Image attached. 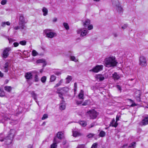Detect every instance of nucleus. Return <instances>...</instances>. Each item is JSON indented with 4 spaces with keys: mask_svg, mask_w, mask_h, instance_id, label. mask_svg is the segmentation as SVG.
<instances>
[{
    "mask_svg": "<svg viewBox=\"0 0 148 148\" xmlns=\"http://www.w3.org/2000/svg\"><path fill=\"white\" fill-rule=\"evenodd\" d=\"M15 132V130L13 129L11 130L8 135L4 139L2 134H0V141L2 142L5 141V144L7 145H8L11 144L13 140Z\"/></svg>",
    "mask_w": 148,
    "mask_h": 148,
    "instance_id": "f257e3e1",
    "label": "nucleus"
},
{
    "mask_svg": "<svg viewBox=\"0 0 148 148\" xmlns=\"http://www.w3.org/2000/svg\"><path fill=\"white\" fill-rule=\"evenodd\" d=\"M104 63V66L108 68L115 66L117 63L115 58L114 57H110L106 58Z\"/></svg>",
    "mask_w": 148,
    "mask_h": 148,
    "instance_id": "f03ea898",
    "label": "nucleus"
},
{
    "mask_svg": "<svg viewBox=\"0 0 148 148\" xmlns=\"http://www.w3.org/2000/svg\"><path fill=\"white\" fill-rule=\"evenodd\" d=\"M10 115V114L5 115L3 117L2 119L1 120V122L3 123L6 121L10 120H11V121L9 122V123H10L14 124H15L17 123L18 122V121H17L14 120H12V119H10L11 116H12L11 115V116Z\"/></svg>",
    "mask_w": 148,
    "mask_h": 148,
    "instance_id": "7ed1b4c3",
    "label": "nucleus"
},
{
    "mask_svg": "<svg viewBox=\"0 0 148 148\" xmlns=\"http://www.w3.org/2000/svg\"><path fill=\"white\" fill-rule=\"evenodd\" d=\"M44 32L46 35V37L48 38H52L57 35L56 33L52 32L50 29H45Z\"/></svg>",
    "mask_w": 148,
    "mask_h": 148,
    "instance_id": "20e7f679",
    "label": "nucleus"
},
{
    "mask_svg": "<svg viewBox=\"0 0 148 148\" xmlns=\"http://www.w3.org/2000/svg\"><path fill=\"white\" fill-rule=\"evenodd\" d=\"M112 6L114 8L118 9H123L118 0H112Z\"/></svg>",
    "mask_w": 148,
    "mask_h": 148,
    "instance_id": "39448f33",
    "label": "nucleus"
},
{
    "mask_svg": "<svg viewBox=\"0 0 148 148\" xmlns=\"http://www.w3.org/2000/svg\"><path fill=\"white\" fill-rule=\"evenodd\" d=\"M88 33V30L85 28H80L77 30V34H80V36L82 37L86 36Z\"/></svg>",
    "mask_w": 148,
    "mask_h": 148,
    "instance_id": "423d86ee",
    "label": "nucleus"
},
{
    "mask_svg": "<svg viewBox=\"0 0 148 148\" xmlns=\"http://www.w3.org/2000/svg\"><path fill=\"white\" fill-rule=\"evenodd\" d=\"M11 48L10 47H6L4 49L2 54V57L3 58H6L9 56V52L11 50Z\"/></svg>",
    "mask_w": 148,
    "mask_h": 148,
    "instance_id": "0eeeda50",
    "label": "nucleus"
},
{
    "mask_svg": "<svg viewBox=\"0 0 148 148\" xmlns=\"http://www.w3.org/2000/svg\"><path fill=\"white\" fill-rule=\"evenodd\" d=\"M87 113L89 116L90 119H94L96 118L98 113L95 110H92L87 112Z\"/></svg>",
    "mask_w": 148,
    "mask_h": 148,
    "instance_id": "6e6552de",
    "label": "nucleus"
},
{
    "mask_svg": "<svg viewBox=\"0 0 148 148\" xmlns=\"http://www.w3.org/2000/svg\"><path fill=\"white\" fill-rule=\"evenodd\" d=\"M139 64L142 66H145L147 65V60L146 58L143 56H141L140 57Z\"/></svg>",
    "mask_w": 148,
    "mask_h": 148,
    "instance_id": "1a4fd4ad",
    "label": "nucleus"
},
{
    "mask_svg": "<svg viewBox=\"0 0 148 148\" xmlns=\"http://www.w3.org/2000/svg\"><path fill=\"white\" fill-rule=\"evenodd\" d=\"M103 67V66L102 65H97L94 67L92 69L90 70V71L95 73H97L99 71L102 70Z\"/></svg>",
    "mask_w": 148,
    "mask_h": 148,
    "instance_id": "9d476101",
    "label": "nucleus"
},
{
    "mask_svg": "<svg viewBox=\"0 0 148 148\" xmlns=\"http://www.w3.org/2000/svg\"><path fill=\"white\" fill-rule=\"evenodd\" d=\"M148 124V115L145 116L139 123V125L141 126H145Z\"/></svg>",
    "mask_w": 148,
    "mask_h": 148,
    "instance_id": "9b49d317",
    "label": "nucleus"
},
{
    "mask_svg": "<svg viewBox=\"0 0 148 148\" xmlns=\"http://www.w3.org/2000/svg\"><path fill=\"white\" fill-rule=\"evenodd\" d=\"M9 68V63L8 62H6L3 66L2 69L4 72L6 73L8 72Z\"/></svg>",
    "mask_w": 148,
    "mask_h": 148,
    "instance_id": "f8f14e48",
    "label": "nucleus"
},
{
    "mask_svg": "<svg viewBox=\"0 0 148 148\" xmlns=\"http://www.w3.org/2000/svg\"><path fill=\"white\" fill-rule=\"evenodd\" d=\"M83 25L85 27H86L90 24V21L89 19H86L82 21Z\"/></svg>",
    "mask_w": 148,
    "mask_h": 148,
    "instance_id": "ddd939ff",
    "label": "nucleus"
},
{
    "mask_svg": "<svg viewBox=\"0 0 148 148\" xmlns=\"http://www.w3.org/2000/svg\"><path fill=\"white\" fill-rule=\"evenodd\" d=\"M59 142V141L57 140V138H55L54 139L53 143L51 146V148H56L57 143Z\"/></svg>",
    "mask_w": 148,
    "mask_h": 148,
    "instance_id": "4468645a",
    "label": "nucleus"
},
{
    "mask_svg": "<svg viewBox=\"0 0 148 148\" xmlns=\"http://www.w3.org/2000/svg\"><path fill=\"white\" fill-rule=\"evenodd\" d=\"M66 106L65 101L62 100L60 104V109L61 110H64L65 109Z\"/></svg>",
    "mask_w": 148,
    "mask_h": 148,
    "instance_id": "2eb2a0df",
    "label": "nucleus"
},
{
    "mask_svg": "<svg viewBox=\"0 0 148 148\" xmlns=\"http://www.w3.org/2000/svg\"><path fill=\"white\" fill-rule=\"evenodd\" d=\"M118 125V123L115 121L114 119H113L110 122L109 126H112L116 127Z\"/></svg>",
    "mask_w": 148,
    "mask_h": 148,
    "instance_id": "dca6fc26",
    "label": "nucleus"
},
{
    "mask_svg": "<svg viewBox=\"0 0 148 148\" xmlns=\"http://www.w3.org/2000/svg\"><path fill=\"white\" fill-rule=\"evenodd\" d=\"M18 22L24 23H27L23 16L22 14H21L20 16Z\"/></svg>",
    "mask_w": 148,
    "mask_h": 148,
    "instance_id": "f3484780",
    "label": "nucleus"
},
{
    "mask_svg": "<svg viewBox=\"0 0 148 148\" xmlns=\"http://www.w3.org/2000/svg\"><path fill=\"white\" fill-rule=\"evenodd\" d=\"M32 96L33 97L35 101L37 103L38 105H39L38 102L37 101V95L35 93L34 91H32L30 93Z\"/></svg>",
    "mask_w": 148,
    "mask_h": 148,
    "instance_id": "a211bd4d",
    "label": "nucleus"
},
{
    "mask_svg": "<svg viewBox=\"0 0 148 148\" xmlns=\"http://www.w3.org/2000/svg\"><path fill=\"white\" fill-rule=\"evenodd\" d=\"M64 133L63 132H58L57 134V137L56 138H57H57L61 140L64 137Z\"/></svg>",
    "mask_w": 148,
    "mask_h": 148,
    "instance_id": "6ab92c4d",
    "label": "nucleus"
},
{
    "mask_svg": "<svg viewBox=\"0 0 148 148\" xmlns=\"http://www.w3.org/2000/svg\"><path fill=\"white\" fill-rule=\"evenodd\" d=\"M25 77L27 79H29L32 78V75L31 73L28 72L25 74Z\"/></svg>",
    "mask_w": 148,
    "mask_h": 148,
    "instance_id": "aec40b11",
    "label": "nucleus"
},
{
    "mask_svg": "<svg viewBox=\"0 0 148 148\" xmlns=\"http://www.w3.org/2000/svg\"><path fill=\"white\" fill-rule=\"evenodd\" d=\"M73 135L74 137H77L81 136L82 135V134L76 131H74L73 130Z\"/></svg>",
    "mask_w": 148,
    "mask_h": 148,
    "instance_id": "412c9836",
    "label": "nucleus"
},
{
    "mask_svg": "<svg viewBox=\"0 0 148 148\" xmlns=\"http://www.w3.org/2000/svg\"><path fill=\"white\" fill-rule=\"evenodd\" d=\"M79 99H84V91L82 90H81L80 91V92L78 95Z\"/></svg>",
    "mask_w": 148,
    "mask_h": 148,
    "instance_id": "4be33fe9",
    "label": "nucleus"
},
{
    "mask_svg": "<svg viewBox=\"0 0 148 148\" xmlns=\"http://www.w3.org/2000/svg\"><path fill=\"white\" fill-rule=\"evenodd\" d=\"M26 23H20V22H18V26L21 29L23 30L25 29L26 27L25 25Z\"/></svg>",
    "mask_w": 148,
    "mask_h": 148,
    "instance_id": "5701e85b",
    "label": "nucleus"
},
{
    "mask_svg": "<svg viewBox=\"0 0 148 148\" xmlns=\"http://www.w3.org/2000/svg\"><path fill=\"white\" fill-rule=\"evenodd\" d=\"M113 77L114 80H116L118 79L120 77L119 75L117 73L115 72L113 74Z\"/></svg>",
    "mask_w": 148,
    "mask_h": 148,
    "instance_id": "b1692460",
    "label": "nucleus"
},
{
    "mask_svg": "<svg viewBox=\"0 0 148 148\" xmlns=\"http://www.w3.org/2000/svg\"><path fill=\"white\" fill-rule=\"evenodd\" d=\"M97 78L99 79V81H101L104 79V77L101 75H98L97 76Z\"/></svg>",
    "mask_w": 148,
    "mask_h": 148,
    "instance_id": "393cba45",
    "label": "nucleus"
},
{
    "mask_svg": "<svg viewBox=\"0 0 148 148\" xmlns=\"http://www.w3.org/2000/svg\"><path fill=\"white\" fill-rule=\"evenodd\" d=\"M5 90L8 92H10L12 89V88L10 86H6L4 87Z\"/></svg>",
    "mask_w": 148,
    "mask_h": 148,
    "instance_id": "a878e982",
    "label": "nucleus"
},
{
    "mask_svg": "<svg viewBox=\"0 0 148 148\" xmlns=\"http://www.w3.org/2000/svg\"><path fill=\"white\" fill-rule=\"evenodd\" d=\"M9 26L10 25V23L9 21H7L6 22H2L1 24V25L2 27H5V25Z\"/></svg>",
    "mask_w": 148,
    "mask_h": 148,
    "instance_id": "bb28decb",
    "label": "nucleus"
},
{
    "mask_svg": "<svg viewBox=\"0 0 148 148\" xmlns=\"http://www.w3.org/2000/svg\"><path fill=\"white\" fill-rule=\"evenodd\" d=\"M37 62L38 63H43V66H45L46 65V64L45 63V60H44L39 59L37 61Z\"/></svg>",
    "mask_w": 148,
    "mask_h": 148,
    "instance_id": "cd10ccee",
    "label": "nucleus"
},
{
    "mask_svg": "<svg viewBox=\"0 0 148 148\" xmlns=\"http://www.w3.org/2000/svg\"><path fill=\"white\" fill-rule=\"evenodd\" d=\"M79 124L83 127H85L87 125V123L84 121H79Z\"/></svg>",
    "mask_w": 148,
    "mask_h": 148,
    "instance_id": "c85d7f7f",
    "label": "nucleus"
},
{
    "mask_svg": "<svg viewBox=\"0 0 148 148\" xmlns=\"http://www.w3.org/2000/svg\"><path fill=\"white\" fill-rule=\"evenodd\" d=\"M72 79V77L70 76H68L66 78V83L68 84L69 83Z\"/></svg>",
    "mask_w": 148,
    "mask_h": 148,
    "instance_id": "c756f323",
    "label": "nucleus"
},
{
    "mask_svg": "<svg viewBox=\"0 0 148 148\" xmlns=\"http://www.w3.org/2000/svg\"><path fill=\"white\" fill-rule=\"evenodd\" d=\"M56 77L54 75H52L51 76L50 78V81L51 82H53L56 80Z\"/></svg>",
    "mask_w": 148,
    "mask_h": 148,
    "instance_id": "7c9ffc66",
    "label": "nucleus"
},
{
    "mask_svg": "<svg viewBox=\"0 0 148 148\" xmlns=\"http://www.w3.org/2000/svg\"><path fill=\"white\" fill-rule=\"evenodd\" d=\"M38 55V53L35 50H33L32 52V55L34 56H35Z\"/></svg>",
    "mask_w": 148,
    "mask_h": 148,
    "instance_id": "2f4dec72",
    "label": "nucleus"
},
{
    "mask_svg": "<svg viewBox=\"0 0 148 148\" xmlns=\"http://www.w3.org/2000/svg\"><path fill=\"white\" fill-rule=\"evenodd\" d=\"M105 132L104 131H101L100 132L99 135L101 137H103L105 136Z\"/></svg>",
    "mask_w": 148,
    "mask_h": 148,
    "instance_id": "473e14b6",
    "label": "nucleus"
},
{
    "mask_svg": "<svg viewBox=\"0 0 148 148\" xmlns=\"http://www.w3.org/2000/svg\"><path fill=\"white\" fill-rule=\"evenodd\" d=\"M5 92L4 91L0 89V96L1 97H3L5 95Z\"/></svg>",
    "mask_w": 148,
    "mask_h": 148,
    "instance_id": "72a5a7b5",
    "label": "nucleus"
},
{
    "mask_svg": "<svg viewBox=\"0 0 148 148\" xmlns=\"http://www.w3.org/2000/svg\"><path fill=\"white\" fill-rule=\"evenodd\" d=\"M62 82L63 80L61 79L58 83L56 84V85L54 86V87L56 88L60 86L62 83Z\"/></svg>",
    "mask_w": 148,
    "mask_h": 148,
    "instance_id": "f704fd0d",
    "label": "nucleus"
},
{
    "mask_svg": "<svg viewBox=\"0 0 148 148\" xmlns=\"http://www.w3.org/2000/svg\"><path fill=\"white\" fill-rule=\"evenodd\" d=\"M63 25L66 29L68 30L69 29V26L67 23H64L63 24Z\"/></svg>",
    "mask_w": 148,
    "mask_h": 148,
    "instance_id": "c9c22d12",
    "label": "nucleus"
},
{
    "mask_svg": "<svg viewBox=\"0 0 148 148\" xmlns=\"http://www.w3.org/2000/svg\"><path fill=\"white\" fill-rule=\"evenodd\" d=\"M69 88L67 87H66L62 88V90H63L65 92H68L69 90Z\"/></svg>",
    "mask_w": 148,
    "mask_h": 148,
    "instance_id": "e433bc0d",
    "label": "nucleus"
},
{
    "mask_svg": "<svg viewBox=\"0 0 148 148\" xmlns=\"http://www.w3.org/2000/svg\"><path fill=\"white\" fill-rule=\"evenodd\" d=\"M70 59L71 60L74 61L75 62L77 61V60L75 58L74 56H71L70 57Z\"/></svg>",
    "mask_w": 148,
    "mask_h": 148,
    "instance_id": "4c0bfd02",
    "label": "nucleus"
},
{
    "mask_svg": "<svg viewBox=\"0 0 148 148\" xmlns=\"http://www.w3.org/2000/svg\"><path fill=\"white\" fill-rule=\"evenodd\" d=\"M46 77L45 76L42 77L41 79V82L42 83H45L46 82Z\"/></svg>",
    "mask_w": 148,
    "mask_h": 148,
    "instance_id": "58836bf2",
    "label": "nucleus"
},
{
    "mask_svg": "<svg viewBox=\"0 0 148 148\" xmlns=\"http://www.w3.org/2000/svg\"><path fill=\"white\" fill-rule=\"evenodd\" d=\"M19 43L22 45H26V42L25 40L21 41Z\"/></svg>",
    "mask_w": 148,
    "mask_h": 148,
    "instance_id": "ea45409f",
    "label": "nucleus"
},
{
    "mask_svg": "<svg viewBox=\"0 0 148 148\" xmlns=\"http://www.w3.org/2000/svg\"><path fill=\"white\" fill-rule=\"evenodd\" d=\"M87 29L88 30H90L92 29L93 28V26L92 25H89L87 26Z\"/></svg>",
    "mask_w": 148,
    "mask_h": 148,
    "instance_id": "a19ab883",
    "label": "nucleus"
},
{
    "mask_svg": "<svg viewBox=\"0 0 148 148\" xmlns=\"http://www.w3.org/2000/svg\"><path fill=\"white\" fill-rule=\"evenodd\" d=\"M43 15L44 16H46L48 13V10H42Z\"/></svg>",
    "mask_w": 148,
    "mask_h": 148,
    "instance_id": "79ce46f5",
    "label": "nucleus"
},
{
    "mask_svg": "<svg viewBox=\"0 0 148 148\" xmlns=\"http://www.w3.org/2000/svg\"><path fill=\"white\" fill-rule=\"evenodd\" d=\"M77 148H86L84 145L82 144V145H78L77 146Z\"/></svg>",
    "mask_w": 148,
    "mask_h": 148,
    "instance_id": "37998d69",
    "label": "nucleus"
},
{
    "mask_svg": "<svg viewBox=\"0 0 148 148\" xmlns=\"http://www.w3.org/2000/svg\"><path fill=\"white\" fill-rule=\"evenodd\" d=\"M53 73L56 75H59L61 74V73L60 72L58 71H54Z\"/></svg>",
    "mask_w": 148,
    "mask_h": 148,
    "instance_id": "c03bdc74",
    "label": "nucleus"
},
{
    "mask_svg": "<svg viewBox=\"0 0 148 148\" xmlns=\"http://www.w3.org/2000/svg\"><path fill=\"white\" fill-rule=\"evenodd\" d=\"M116 87L118 89V90L120 91V92H121V88L120 86L119 85H116Z\"/></svg>",
    "mask_w": 148,
    "mask_h": 148,
    "instance_id": "a18cd8bd",
    "label": "nucleus"
},
{
    "mask_svg": "<svg viewBox=\"0 0 148 148\" xmlns=\"http://www.w3.org/2000/svg\"><path fill=\"white\" fill-rule=\"evenodd\" d=\"M48 118V115L47 114H45L42 118V120H44Z\"/></svg>",
    "mask_w": 148,
    "mask_h": 148,
    "instance_id": "49530a36",
    "label": "nucleus"
},
{
    "mask_svg": "<svg viewBox=\"0 0 148 148\" xmlns=\"http://www.w3.org/2000/svg\"><path fill=\"white\" fill-rule=\"evenodd\" d=\"M8 39L9 41V43L10 44L12 43L13 42L15 41V40L11 38H8Z\"/></svg>",
    "mask_w": 148,
    "mask_h": 148,
    "instance_id": "de8ad7c7",
    "label": "nucleus"
},
{
    "mask_svg": "<svg viewBox=\"0 0 148 148\" xmlns=\"http://www.w3.org/2000/svg\"><path fill=\"white\" fill-rule=\"evenodd\" d=\"M97 143H95L93 144L91 148H97Z\"/></svg>",
    "mask_w": 148,
    "mask_h": 148,
    "instance_id": "09e8293b",
    "label": "nucleus"
},
{
    "mask_svg": "<svg viewBox=\"0 0 148 148\" xmlns=\"http://www.w3.org/2000/svg\"><path fill=\"white\" fill-rule=\"evenodd\" d=\"M136 144V143L135 142H133L130 144L129 146V147H131L133 146H134Z\"/></svg>",
    "mask_w": 148,
    "mask_h": 148,
    "instance_id": "8fccbe9b",
    "label": "nucleus"
},
{
    "mask_svg": "<svg viewBox=\"0 0 148 148\" xmlns=\"http://www.w3.org/2000/svg\"><path fill=\"white\" fill-rule=\"evenodd\" d=\"M7 1L6 0H3L1 2V4L2 5H4L7 3Z\"/></svg>",
    "mask_w": 148,
    "mask_h": 148,
    "instance_id": "3c124183",
    "label": "nucleus"
},
{
    "mask_svg": "<svg viewBox=\"0 0 148 148\" xmlns=\"http://www.w3.org/2000/svg\"><path fill=\"white\" fill-rule=\"evenodd\" d=\"M88 101L86 100L85 102L82 104V106H86L88 104Z\"/></svg>",
    "mask_w": 148,
    "mask_h": 148,
    "instance_id": "603ef678",
    "label": "nucleus"
},
{
    "mask_svg": "<svg viewBox=\"0 0 148 148\" xmlns=\"http://www.w3.org/2000/svg\"><path fill=\"white\" fill-rule=\"evenodd\" d=\"M34 78L35 82H36L38 81L39 79L38 77V76L37 75H35Z\"/></svg>",
    "mask_w": 148,
    "mask_h": 148,
    "instance_id": "864d4df0",
    "label": "nucleus"
},
{
    "mask_svg": "<svg viewBox=\"0 0 148 148\" xmlns=\"http://www.w3.org/2000/svg\"><path fill=\"white\" fill-rule=\"evenodd\" d=\"M127 25L126 24H125L122 27V28L123 29H125L127 27Z\"/></svg>",
    "mask_w": 148,
    "mask_h": 148,
    "instance_id": "5fc2aeb1",
    "label": "nucleus"
},
{
    "mask_svg": "<svg viewBox=\"0 0 148 148\" xmlns=\"http://www.w3.org/2000/svg\"><path fill=\"white\" fill-rule=\"evenodd\" d=\"M76 102L77 104L79 105V104H81L82 103V101H76Z\"/></svg>",
    "mask_w": 148,
    "mask_h": 148,
    "instance_id": "6e6d98bb",
    "label": "nucleus"
},
{
    "mask_svg": "<svg viewBox=\"0 0 148 148\" xmlns=\"http://www.w3.org/2000/svg\"><path fill=\"white\" fill-rule=\"evenodd\" d=\"M14 29L15 30H18V29H21L18 26H17L15 27H14Z\"/></svg>",
    "mask_w": 148,
    "mask_h": 148,
    "instance_id": "4d7b16f0",
    "label": "nucleus"
},
{
    "mask_svg": "<svg viewBox=\"0 0 148 148\" xmlns=\"http://www.w3.org/2000/svg\"><path fill=\"white\" fill-rule=\"evenodd\" d=\"M13 45H14V47H17L18 45L19 44L18 42H15L13 43Z\"/></svg>",
    "mask_w": 148,
    "mask_h": 148,
    "instance_id": "13d9d810",
    "label": "nucleus"
},
{
    "mask_svg": "<svg viewBox=\"0 0 148 148\" xmlns=\"http://www.w3.org/2000/svg\"><path fill=\"white\" fill-rule=\"evenodd\" d=\"M59 97L60 98H61L62 99V100H63L64 98L62 97V94H61V93H59Z\"/></svg>",
    "mask_w": 148,
    "mask_h": 148,
    "instance_id": "bf43d9fd",
    "label": "nucleus"
},
{
    "mask_svg": "<svg viewBox=\"0 0 148 148\" xmlns=\"http://www.w3.org/2000/svg\"><path fill=\"white\" fill-rule=\"evenodd\" d=\"M120 118V116L117 115L116 117V122H117V121L119 120V119Z\"/></svg>",
    "mask_w": 148,
    "mask_h": 148,
    "instance_id": "052dcab7",
    "label": "nucleus"
},
{
    "mask_svg": "<svg viewBox=\"0 0 148 148\" xmlns=\"http://www.w3.org/2000/svg\"><path fill=\"white\" fill-rule=\"evenodd\" d=\"M61 90H62V88H59L57 89L56 92L58 93H60V91Z\"/></svg>",
    "mask_w": 148,
    "mask_h": 148,
    "instance_id": "680f3d73",
    "label": "nucleus"
},
{
    "mask_svg": "<svg viewBox=\"0 0 148 148\" xmlns=\"http://www.w3.org/2000/svg\"><path fill=\"white\" fill-rule=\"evenodd\" d=\"M93 135L92 134H90L87 136L88 138L92 137L93 136Z\"/></svg>",
    "mask_w": 148,
    "mask_h": 148,
    "instance_id": "e2e57ef3",
    "label": "nucleus"
},
{
    "mask_svg": "<svg viewBox=\"0 0 148 148\" xmlns=\"http://www.w3.org/2000/svg\"><path fill=\"white\" fill-rule=\"evenodd\" d=\"M57 20V18H53V22H56Z\"/></svg>",
    "mask_w": 148,
    "mask_h": 148,
    "instance_id": "0e129e2a",
    "label": "nucleus"
},
{
    "mask_svg": "<svg viewBox=\"0 0 148 148\" xmlns=\"http://www.w3.org/2000/svg\"><path fill=\"white\" fill-rule=\"evenodd\" d=\"M136 106V104L135 103H133L130 106L131 107H133L134 106Z\"/></svg>",
    "mask_w": 148,
    "mask_h": 148,
    "instance_id": "69168bd1",
    "label": "nucleus"
},
{
    "mask_svg": "<svg viewBox=\"0 0 148 148\" xmlns=\"http://www.w3.org/2000/svg\"><path fill=\"white\" fill-rule=\"evenodd\" d=\"M90 125H91L90 127H89V128H91V127H94V126L95 125V124L94 123H92Z\"/></svg>",
    "mask_w": 148,
    "mask_h": 148,
    "instance_id": "338daca9",
    "label": "nucleus"
},
{
    "mask_svg": "<svg viewBox=\"0 0 148 148\" xmlns=\"http://www.w3.org/2000/svg\"><path fill=\"white\" fill-rule=\"evenodd\" d=\"M28 148H33L32 145H29L28 146Z\"/></svg>",
    "mask_w": 148,
    "mask_h": 148,
    "instance_id": "774afa93",
    "label": "nucleus"
}]
</instances>
